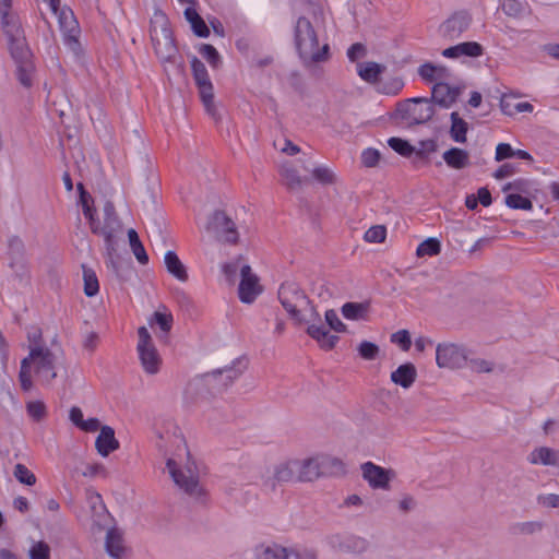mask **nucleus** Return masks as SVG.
<instances>
[{
  "instance_id": "42",
  "label": "nucleus",
  "mask_w": 559,
  "mask_h": 559,
  "mask_svg": "<svg viewBox=\"0 0 559 559\" xmlns=\"http://www.w3.org/2000/svg\"><path fill=\"white\" fill-rule=\"evenodd\" d=\"M34 71V64L32 61L16 63V78L24 87L32 86V73Z\"/></svg>"
},
{
  "instance_id": "20",
  "label": "nucleus",
  "mask_w": 559,
  "mask_h": 559,
  "mask_svg": "<svg viewBox=\"0 0 559 559\" xmlns=\"http://www.w3.org/2000/svg\"><path fill=\"white\" fill-rule=\"evenodd\" d=\"M532 465H543L559 468V450L549 447H537L527 455Z\"/></svg>"
},
{
  "instance_id": "43",
  "label": "nucleus",
  "mask_w": 559,
  "mask_h": 559,
  "mask_svg": "<svg viewBox=\"0 0 559 559\" xmlns=\"http://www.w3.org/2000/svg\"><path fill=\"white\" fill-rule=\"evenodd\" d=\"M191 69L197 85L211 82L204 63L197 57L191 59Z\"/></svg>"
},
{
  "instance_id": "16",
  "label": "nucleus",
  "mask_w": 559,
  "mask_h": 559,
  "mask_svg": "<svg viewBox=\"0 0 559 559\" xmlns=\"http://www.w3.org/2000/svg\"><path fill=\"white\" fill-rule=\"evenodd\" d=\"M240 283L238 287L239 299L245 304H251L255 300L258 295L262 292L259 286V278L252 273L249 264H243L240 267Z\"/></svg>"
},
{
  "instance_id": "52",
  "label": "nucleus",
  "mask_w": 559,
  "mask_h": 559,
  "mask_svg": "<svg viewBox=\"0 0 559 559\" xmlns=\"http://www.w3.org/2000/svg\"><path fill=\"white\" fill-rule=\"evenodd\" d=\"M26 411L28 416L36 421L41 420L46 416V406L40 401L28 402L26 405Z\"/></svg>"
},
{
  "instance_id": "44",
  "label": "nucleus",
  "mask_w": 559,
  "mask_h": 559,
  "mask_svg": "<svg viewBox=\"0 0 559 559\" xmlns=\"http://www.w3.org/2000/svg\"><path fill=\"white\" fill-rule=\"evenodd\" d=\"M312 177L321 185H333L336 182V175L326 166H318L312 169Z\"/></svg>"
},
{
  "instance_id": "36",
  "label": "nucleus",
  "mask_w": 559,
  "mask_h": 559,
  "mask_svg": "<svg viewBox=\"0 0 559 559\" xmlns=\"http://www.w3.org/2000/svg\"><path fill=\"white\" fill-rule=\"evenodd\" d=\"M199 88V93L202 99V103L205 107V110L209 115L216 119V107L214 105V94H213V85L212 83H204L197 85Z\"/></svg>"
},
{
  "instance_id": "17",
  "label": "nucleus",
  "mask_w": 559,
  "mask_h": 559,
  "mask_svg": "<svg viewBox=\"0 0 559 559\" xmlns=\"http://www.w3.org/2000/svg\"><path fill=\"white\" fill-rule=\"evenodd\" d=\"M362 478L372 489L388 490L390 481L394 474L390 469L376 465L372 462H366L361 465Z\"/></svg>"
},
{
  "instance_id": "58",
  "label": "nucleus",
  "mask_w": 559,
  "mask_h": 559,
  "mask_svg": "<svg viewBox=\"0 0 559 559\" xmlns=\"http://www.w3.org/2000/svg\"><path fill=\"white\" fill-rule=\"evenodd\" d=\"M117 246L118 245H114L112 250L106 249L105 263H106V266L108 269L112 270V272L118 276L120 267H121V263L118 261Z\"/></svg>"
},
{
  "instance_id": "31",
  "label": "nucleus",
  "mask_w": 559,
  "mask_h": 559,
  "mask_svg": "<svg viewBox=\"0 0 559 559\" xmlns=\"http://www.w3.org/2000/svg\"><path fill=\"white\" fill-rule=\"evenodd\" d=\"M185 17L190 23L191 28L195 36L206 38L210 36V29L205 24L204 20L197 12L194 8H187L185 10Z\"/></svg>"
},
{
  "instance_id": "15",
  "label": "nucleus",
  "mask_w": 559,
  "mask_h": 559,
  "mask_svg": "<svg viewBox=\"0 0 559 559\" xmlns=\"http://www.w3.org/2000/svg\"><path fill=\"white\" fill-rule=\"evenodd\" d=\"M467 360L464 347L448 343L439 344L436 349V361L440 368L455 369L462 367Z\"/></svg>"
},
{
  "instance_id": "59",
  "label": "nucleus",
  "mask_w": 559,
  "mask_h": 559,
  "mask_svg": "<svg viewBox=\"0 0 559 559\" xmlns=\"http://www.w3.org/2000/svg\"><path fill=\"white\" fill-rule=\"evenodd\" d=\"M380 159V153L374 148H367L361 154V163L366 167H374Z\"/></svg>"
},
{
  "instance_id": "35",
  "label": "nucleus",
  "mask_w": 559,
  "mask_h": 559,
  "mask_svg": "<svg viewBox=\"0 0 559 559\" xmlns=\"http://www.w3.org/2000/svg\"><path fill=\"white\" fill-rule=\"evenodd\" d=\"M451 119V128H450V136L454 142L465 143L466 134L468 131V123L460 117L456 111H453L450 116Z\"/></svg>"
},
{
  "instance_id": "37",
  "label": "nucleus",
  "mask_w": 559,
  "mask_h": 559,
  "mask_svg": "<svg viewBox=\"0 0 559 559\" xmlns=\"http://www.w3.org/2000/svg\"><path fill=\"white\" fill-rule=\"evenodd\" d=\"M128 238H129L130 248H131L134 257L136 258V260L141 264H146L148 262V255L144 249V246L142 245V242L139 238L138 233L133 228L128 230Z\"/></svg>"
},
{
  "instance_id": "41",
  "label": "nucleus",
  "mask_w": 559,
  "mask_h": 559,
  "mask_svg": "<svg viewBox=\"0 0 559 559\" xmlns=\"http://www.w3.org/2000/svg\"><path fill=\"white\" fill-rule=\"evenodd\" d=\"M441 245L440 241L437 238H427L423 242L419 243L416 250V254L418 257H425V255H436L440 252Z\"/></svg>"
},
{
  "instance_id": "23",
  "label": "nucleus",
  "mask_w": 559,
  "mask_h": 559,
  "mask_svg": "<svg viewBox=\"0 0 559 559\" xmlns=\"http://www.w3.org/2000/svg\"><path fill=\"white\" fill-rule=\"evenodd\" d=\"M105 549L112 559H123L127 547L124 546L122 533L119 530L112 527L107 531Z\"/></svg>"
},
{
  "instance_id": "55",
  "label": "nucleus",
  "mask_w": 559,
  "mask_h": 559,
  "mask_svg": "<svg viewBox=\"0 0 559 559\" xmlns=\"http://www.w3.org/2000/svg\"><path fill=\"white\" fill-rule=\"evenodd\" d=\"M153 319L155 323L159 326V329L165 333L168 334L173 326V314L166 313V312H159L156 311L153 314Z\"/></svg>"
},
{
  "instance_id": "7",
  "label": "nucleus",
  "mask_w": 559,
  "mask_h": 559,
  "mask_svg": "<svg viewBox=\"0 0 559 559\" xmlns=\"http://www.w3.org/2000/svg\"><path fill=\"white\" fill-rule=\"evenodd\" d=\"M435 115L433 106L425 97H415L400 102L396 105V116L409 124H421Z\"/></svg>"
},
{
  "instance_id": "49",
  "label": "nucleus",
  "mask_w": 559,
  "mask_h": 559,
  "mask_svg": "<svg viewBox=\"0 0 559 559\" xmlns=\"http://www.w3.org/2000/svg\"><path fill=\"white\" fill-rule=\"evenodd\" d=\"M358 354L366 360H373L379 355L380 348L377 344L362 341L357 347Z\"/></svg>"
},
{
  "instance_id": "24",
  "label": "nucleus",
  "mask_w": 559,
  "mask_h": 559,
  "mask_svg": "<svg viewBox=\"0 0 559 559\" xmlns=\"http://www.w3.org/2000/svg\"><path fill=\"white\" fill-rule=\"evenodd\" d=\"M483 53V46L476 41L460 43L455 46L448 47L442 51L443 57L452 59L460 58L462 56L476 58L480 57Z\"/></svg>"
},
{
  "instance_id": "18",
  "label": "nucleus",
  "mask_w": 559,
  "mask_h": 559,
  "mask_svg": "<svg viewBox=\"0 0 559 559\" xmlns=\"http://www.w3.org/2000/svg\"><path fill=\"white\" fill-rule=\"evenodd\" d=\"M11 8L12 0H0L1 25L8 41L15 39V37L24 36L20 19L15 13L11 12Z\"/></svg>"
},
{
  "instance_id": "61",
  "label": "nucleus",
  "mask_w": 559,
  "mask_h": 559,
  "mask_svg": "<svg viewBox=\"0 0 559 559\" xmlns=\"http://www.w3.org/2000/svg\"><path fill=\"white\" fill-rule=\"evenodd\" d=\"M366 548V542L361 538H348L341 544V549L345 551L358 550L362 551Z\"/></svg>"
},
{
  "instance_id": "45",
  "label": "nucleus",
  "mask_w": 559,
  "mask_h": 559,
  "mask_svg": "<svg viewBox=\"0 0 559 559\" xmlns=\"http://www.w3.org/2000/svg\"><path fill=\"white\" fill-rule=\"evenodd\" d=\"M506 204L514 210H532L533 203L530 199L518 193H511L506 197Z\"/></svg>"
},
{
  "instance_id": "28",
  "label": "nucleus",
  "mask_w": 559,
  "mask_h": 559,
  "mask_svg": "<svg viewBox=\"0 0 559 559\" xmlns=\"http://www.w3.org/2000/svg\"><path fill=\"white\" fill-rule=\"evenodd\" d=\"M8 44L15 64L32 61V52L26 44L25 36L15 37V39L8 41Z\"/></svg>"
},
{
  "instance_id": "4",
  "label": "nucleus",
  "mask_w": 559,
  "mask_h": 559,
  "mask_svg": "<svg viewBox=\"0 0 559 559\" xmlns=\"http://www.w3.org/2000/svg\"><path fill=\"white\" fill-rule=\"evenodd\" d=\"M298 481H313L320 477L343 469L341 460L331 456H316L296 460Z\"/></svg>"
},
{
  "instance_id": "13",
  "label": "nucleus",
  "mask_w": 559,
  "mask_h": 559,
  "mask_svg": "<svg viewBox=\"0 0 559 559\" xmlns=\"http://www.w3.org/2000/svg\"><path fill=\"white\" fill-rule=\"evenodd\" d=\"M292 481H298L296 460L276 464L272 474L263 476L262 486L267 491H275L277 485Z\"/></svg>"
},
{
  "instance_id": "9",
  "label": "nucleus",
  "mask_w": 559,
  "mask_h": 559,
  "mask_svg": "<svg viewBox=\"0 0 559 559\" xmlns=\"http://www.w3.org/2000/svg\"><path fill=\"white\" fill-rule=\"evenodd\" d=\"M206 230L213 233L216 239L224 243L236 245L239 240L235 222L224 211L213 212L209 217Z\"/></svg>"
},
{
  "instance_id": "25",
  "label": "nucleus",
  "mask_w": 559,
  "mask_h": 559,
  "mask_svg": "<svg viewBox=\"0 0 559 559\" xmlns=\"http://www.w3.org/2000/svg\"><path fill=\"white\" fill-rule=\"evenodd\" d=\"M95 447L102 456H108L119 448V442L115 437V430L109 426H103L96 438Z\"/></svg>"
},
{
  "instance_id": "38",
  "label": "nucleus",
  "mask_w": 559,
  "mask_h": 559,
  "mask_svg": "<svg viewBox=\"0 0 559 559\" xmlns=\"http://www.w3.org/2000/svg\"><path fill=\"white\" fill-rule=\"evenodd\" d=\"M445 72L447 69L444 67H438L429 62L424 63L418 68V74L427 82H433L437 79L443 78Z\"/></svg>"
},
{
  "instance_id": "2",
  "label": "nucleus",
  "mask_w": 559,
  "mask_h": 559,
  "mask_svg": "<svg viewBox=\"0 0 559 559\" xmlns=\"http://www.w3.org/2000/svg\"><path fill=\"white\" fill-rule=\"evenodd\" d=\"M294 45L305 68H312L331 59L330 45L319 46L318 33L306 16H299L294 25Z\"/></svg>"
},
{
  "instance_id": "54",
  "label": "nucleus",
  "mask_w": 559,
  "mask_h": 559,
  "mask_svg": "<svg viewBox=\"0 0 559 559\" xmlns=\"http://www.w3.org/2000/svg\"><path fill=\"white\" fill-rule=\"evenodd\" d=\"M385 236H386L385 227L382 225H376V226L370 227L365 233L364 238L367 242H382L385 239Z\"/></svg>"
},
{
  "instance_id": "3",
  "label": "nucleus",
  "mask_w": 559,
  "mask_h": 559,
  "mask_svg": "<svg viewBox=\"0 0 559 559\" xmlns=\"http://www.w3.org/2000/svg\"><path fill=\"white\" fill-rule=\"evenodd\" d=\"M278 300L297 323L321 322L320 314L297 283L284 282L278 289Z\"/></svg>"
},
{
  "instance_id": "57",
  "label": "nucleus",
  "mask_w": 559,
  "mask_h": 559,
  "mask_svg": "<svg viewBox=\"0 0 559 559\" xmlns=\"http://www.w3.org/2000/svg\"><path fill=\"white\" fill-rule=\"evenodd\" d=\"M391 342L397 344L403 350H408L412 341L407 330H400L391 335Z\"/></svg>"
},
{
  "instance_id": "34",
  "label": "nucleus",
  "mask_w": 559,
  "mask_h": 559,
  "mask_svg": "<svg viewBox=\"0 0 559 559\" xmlns=\"http://www.w3.org/2000/svg\"><path fill=\"white\" fill-rule=\"evenodd\" d=\"M369 302H346L342 306V314L347 320H366Z\"/></svg>"
},
{
  "instance_id": "30",
  "label": "nucleus",
  "mask_w": 559,
  "mask_h": 559,
  "mask_svg": "<svg viewBox=\"0 0 559 559\" xmlns=\"http://www.w3.org/2000/svg\"><path fill=\"white\" fill-rule=\"evenodd\" d=\"M385 67L374 61L358 63V75L366 82L374 84L379 82L380 75Z\"/></svg>"
},
{
  "instance_id": "46",
  "label": "nucleus",
  "mask_w": 559,
  "mask_h": 559,
  "mask_svg": "<svg viewBox=\"0 0 559 559\" xmlns=\"http://www.w3.org/2000/svg\"><path fill=\"white\" fill-rule=\"evenodd\" d=\"M388 144L392 150L404 157L412 156L415 151V147L412 146L408 141L401 138H391L389 139Z\"/></svg>"
},
{
  "instance_id": "63",
  "label": "nucleus",
  "mask_w": 559,
  "mask_h": 559,
  "mask_svg": "<svg viewBox=\"0 0 559 559\" xmlns=\"http://www.w3.org/2000/svg\"><path fill=\"white\" fill-rule=\"evenodd\" d=\"M518 170L515 164L506 163L501 165L493 174V177L498 180L504 179L507 177L512 176Z\"/></svg>"
},
{
  "instance_id": "33",
  "label": "nucleus",
  "mask_w": 559,
  "mask_h": 559,
  "mask_svg": "<svg viewBox=\"0 0 559 559\" xmlns=\"http://www.w3.org/2000/svg\"><path fill=\"white\" fill-rule=\"evenodd\" d=\"M254 554L257 559H289L287 549L276 544L259 545Z\"/></svg>"
},
{
  "instance_id": "8",
  "label": "nucleus",
  "mask_w": 559,
  "mask_h": 559,
  "mask_svg": "<svg viewBox=\"0 0 559 559\" xmlns=\"http://www.w3.org/2000/svg\"><path fill=\"white\" fill-rule=\"evenodd\" d=\"M247 369V361L235 359L230 365L215 369L202 376L204 382L216 391H224Z\"/></svg>"
},
{
  "instance_id": "60",
  "label": "nucleus",
  "mask_w": 559,
  "mask_h": 559,
  "mask_svg": "<svg viewBox=\"0 0 559 559\" xmlns=\"http://www.w3.org/2000/svg\"><path fill=\"white\" fill-rule=\"evenodd\" d=\"M514 157V150L509 143H499L496 147L495 159L501 162Z\"/></svg>"
},
{
  "instance_id": "14",
  "label": "nucleus",
  "mask_w": 559,
  "mask_h": 559,
  "mask_svg": "<svg viewBox=\"0 0 559 559\" xmlns=\"http://www.w3.org/2000/svg\"><path fill=\"white\" fill-rule=\"evenodd\" d=\"M472 24V16L467 11L454 12L439 26V35L447 40H456Z\"/></svg>"
},
{
  "instance_id": "39",
  "label": "nucleus",
  "mask_w": 559,
  "mask_h": 559,
  "mask_svg": "<svg viewBox=\"0 0 559 559\" xmlns=\"http://www.w3.org/2000/svg\"><path fill=\"white\" fill-rule=\"evenodd\" d=\"M82 269H83V281H84V294L87 297H93L99 290V284H98L96 273L92 269H90L85 265H82Z\"/></svg>"
},
{
  "instance_id": "29",
  "label": "nucleus",
  "mask_w": 559,
  "mask_h": 559,
  "mask_svg": "<svg viewBox=\"0 0 559 559\" xmlns=\"http://www.w3.org/2000/svg\"><path fill=\"white\" fill-rule=\"evenodd\" d=\"M164 262L167 271L180 282L188 280L186 266L179 260L175 251H167L164 257Z\"/></svg>"
},
{
  "instance_id": "27",
  "label": "nucleus",
  "mask_w": 559,
  "mask_h": 559,
  "mask_svg": "<svg viewBox=\"0 0 559 559\" xmlns=\"http://www.w3.org/2000/svg\"><path fill=\"white\" fill-rule=\"evenodd\" d=\"M444 163L453 169H463L469 165V154L460 147H451L442 155Z\"/></svg>"
},
{
  "instance_id": "51",
  "label": "nucleus",
  "mask_w": 559,
  "mask_h": 559,
  "mask_svg": "<svg viewBox=\"0 0 559 559\" xmlns=\"http://www.w3.org/2000/svg\"><path fill=\"white\" fill-rule=\"evenodd\" d=\"M501 9L506 15L519 17L524 12V4L520 0H503Z\"/></svg>"
},
{
  "instance_id": "56",
  "label": "nucleus",
  "mask_w": 559,
  "mask_h": 559,
  "mask_svg": "<svg viewBox=\"0 0 559 559\" xmlns=\"http://www.w3.org/2000/svg\"><path fill=\"white\" fill-rule=\"evenodd\" d=\"M31 559H50V548L44 542H38L29 549Z\"/></svg>"
},
{
  "instance_id": "26",
  "label": "nucleus",
  "mask_w": 559,
  "mask_h": 559,
  "mask_svg": "<svg viewBox=\"0 0 559 559\" xmlns=\"http://www.w3.org/2000/svg\"><path fill=\"white\" fill-rule=\"evenodd\" d=\"M417 378V370L414 364L406 362L397 367L396 370L391 372L390 379L396 384L401 385L403 389L411 388Z\"/></svg>"
},
{
  "instance_id": "12",
  "label": "nucleus",
  "mask_w": 559,
  "mask_h": 559,
  "mask_svg": "<svg viewBox=\"0 0 559 559\" xmlns=\"http://www.w3.org/2000/svg\"><path fill=\"white\" fill-rule=\"evenodd\" d=\"M59 25L63 35L64 45L74 53L80 56L82 53V46L79 40L80 27L71 10H61L59 15Z\"/></svg>"
},
{
  "instance_id": "50",
  "label": "nucleus",
  "mask_w": 559,
  "mask_h": 559,
  "mask_svg": "<svg viewBox=\"0 0 559 559\" xmlns=\"http://www.w3.org/2000/svg\"><path fill=\"white\" fill-rule=\"evenodd\" d=\"M200 55L206 59V61L213 68H217L221 63V57L214 46L210 44H202L199 48Z\"/></svg>"
},
{
  "instance_id": "22",
  "label": "nucleus",
  "mask_w": 559,
  "mask_h": 559,
  "mask_svg": "<svg viewBox=\"0 0 559 559\" xmlns=\"http://www.w3.org/2000/svg\"><path fill=\"white\" fill-rule=\"evenodd\" d=\"M317 320H311L307 328V334L316 340L320 347L325 350H331L338 342V336L331 334L330 331L322 324L314 323Z\"/></svg>"
},
{
  "instance_id": "19",
  "label": "nucleus",
  "mask_w": 559,
  "mask_h": 559,
  "mask_svg": "<svg viewBox=\"0 0 559 559\" xmlns=\"http://www.w3.org/2000/svg\"><path fill=\"white\" fill-rule=\"evenodd\" d=\"M155 435L158 439L156 445L164 453H167L170 447L178 445L182 441L180 429L171 420L165 421L162 427H156Z\"/></svg>"
},
{
  "instance_id": "21",
  "label": "nucleus",
  "mask_w": 559,
  "mask_h": 559,
  "mask_svg": "<svg viewBox=\"0 0 559 559\" xmlns=\"http://www.w3.org/2000/svg\"><path fill=\"white\" fill-rule=\"evenodd\" d=\"M460 93L459 87L439 82L432 87L431 100L443 108H450L456 102Z\"/></svg>"
},
{
  "instance_id": "53",
  "label": "nucleus",
  "mask_w": 559,
  "mask_h": 559,
  "mask_svg": "<svg viewBox=\"0 0 559 559\" xmlns=\"http://www.w3.org/2000/svg\"><path fill=\"white\" fill-rule=\"evenodd\" d=\"M325 322L332 330L337 333H344L347 330V326L340 320L334 309H329L325 311Z\"/></svg>"
},
{
  "instance_id": "62",
  "label": "nucleus",
  "mask_w": 559,
  "mask_h": 559,
  "mask_svg": "<svg viewBox=\"0 0 559 559\" xmlns=\"http://www.w3.org/2000/svg\"><path fill=\"white\" fill-rule=\"evenodd\" d=\"M367 49L361 43H355L347 49V57L352 62L365 57Z\"/></svg>"
},
{
  "instance_id": "47",
  "label": "nucleus",
  "mask_w": 559,
  "mask_h": 559,
  "mask_svg": "<svg viewBox=\"0 0 559 559\" xmlns=\"http://www.w3.org/2000/svg\"><path fill=\"white\" fill-rule=\"evenodd\" d=\"M13 475L21 484L33 486L36 483V476L24 464H16Z\"/></svg>"
},
{
  "instance_id": "1",
  "label": "nucleus",
  "mask_w": 559,
  "mask_h": 559,
  "mask_svg": "<svg viewBox=\"0 0 559 559\" xmlns=\"http://www.w3.org/2000/svg\"><path fill=\"white\" fill-rule=\"evenodd\" d=\"M63 368L62 352H55L47 346L34 344L29 346L28 356L21 362L20 382L24 391L33 386L32 373L41 384H50Z\"/></svg>"
},
{
  "instance_id": "40",
  "label": "nucleus",
  "mask_w": 559,
  "mask_h": 559,
  "mask_svg": "<svg viewBox=\"0 0 559 559\" xmlns=\"http://www.w3.org/2000/svg\"><path fill=\"white\" fill-rule=\"evenodd\" d=\"M76 188L80 192V203L83 209V214L88 219V223L91 224L92 219H95L94 209L91 205V203L93 202V199H92L91 194L84 189L83 183L79 182L76 185Z\"/></svg>"
},
{
  "instance_id": "5",
  "label": "nucleus",
  "mask_w": 559,
  "mask_h": 559,
  "mask_svg": "<svg viewBox=\"0 0 559 559\" xmlns=\"http://www.w3.org/2000/svg\"><path fill=\"white\" fill-rule=\"evenodd\" d=\"M103 214V221L99 218L92 219L90 228L93 234L104 238L106 249L112 250L114 245H118V239L122 234V223L110 201L104 204Z\"/></svg>"
},
{
  "instance_id": "48",
  "label": "nucleus",
  "mask_w": 559,
  "mask_h": 559,
  "mask_svg": "<svg viewBox=\"0 0 559 559\" xmlns=\"http://www.w3.org/2000/svg\"><path fill=\"white\" fill-rule=\"evenodd\" d=\"M416 150H417V155L419 157H424L425 164H429L430 163L429 155L431 153L437 152L438 144H437V141L433 139L423 140L418 143V147H416Z\"/></svg>"
},
{
  "instance_id": "6",
  "label": "nucleus",
  "mask_w": 559,
  "mask_h": 559,
  "mask_svg": "<svg viewBox=\"0 0 559 559\" xmlns=\"http://www.w3.org/2000/svg\"><path fill=\"white\" fill-rule=\"evenodd\" d=\"M151 38L157 57L169 61L177 52L168 21L164 13L156 12L151 26Z\"/></svg>"
},
{
  "instance_id": "64",
  "label": "nucleus",
  "mask_w": 559,
  "mask_h": 559,
  "mask_svg": "<svg viewBox=\"0 0 559 559\" xmlns=\"http://www.w3.org/2000/svg\"><path fill=\"white\" fill-rule=\"evenodd\" d=\"M471 368L476 372H491L492 371V362L485 359H472L469 361Z\"/></svg>"
},
{
  "instance_id": "11",
  "label": "nucleus",
  "mask_w": 559,
  "mask_h": 559,
  "mask_svg": "<svg viewBox=\"0 0 559 559\" xmlns=\"http://www.w3.org/2000/svg\"><path fill=\"white\" fill-rule=\"evenodd\" d=\"M138 353L145 372L154 374L158 371L160 357L152 341L151 334L145 326L138 329Z\"/></svg>"
},
{
  "instance_id": "32",
  "label": "nucleus",
  "mask_w": 559,
  "mask_h": 559,
  "mask_svg": "<svg viewBox=\"0 0 559 559\" xmlns=\"http://www.w3.org/2000/svg\"><path fill=\"white\" fill-rule=\"evenodd\" d=\"M280 174L285 186L292 191L301 189L302 183L307 181V179L299 176L297 169L289 163L282 165Z\"/></svg>"
},
{
  "instance_id": "10",
  "label": "nucleus",
  "mask_w": 559,
  "mask_h": 559,
  "mask_svg": "<svg viewBox=\"0 0 559 559\" xmlns=\"http://www.w3.org/2000/svg\"><path fill=\"white\" fill-rule=\"evenodd\" d=\"M167 468L175 484L191 497H201L204 493L203 488L199 485V476L191 466L185 469L177 468L173 459L167 460Z\"/></svg>"
}]
</instances>
